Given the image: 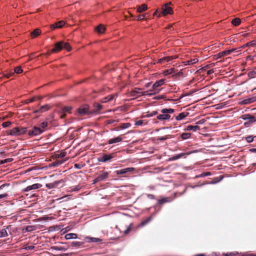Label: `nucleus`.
<instances>
[{
    "label": "nucleus",
    "mask_w": 256,
    "mask_h": 256,
    "mask_svg": "<svg viewBox=\"0 0 256 256\" xmlns=\"http://www.w3.org/2000/svg\"><path fill=\"white\" fill-rule=\"evenodd\" d=\"M27 128L22 127H15L9 130L7 134L12 136H20L26 132Z\"/></svg>",
    "instance_id": "nucleus-1"
},
{
    "label": "nucleus",
    "mask_w": 256,
    "mask_h": 256,
    "mask_svg": "<svg viewBox=\"0 0 256 256\" xmlns=\"http://www.w3.org/2000/svg\"><path fill=\"white\" fill-rule=\"evenodd\" d=\"M162 114H159L157 116L156 118L160 120H168L170 118V116L168 114H172L174 112L172 108H163L161 110Z\"/></svg>",
    "instance_id": "nucleus-2"
},
{
    "label": "nucleus",
    "mask_w": 256,
    "mask_h": 256,
    "mask_svg": "<svg viewBox=\"0 0 256 256\" xmlns=\"http://www.w3.org/2000/svg\"><path fill=\"white\" fill-rule=\"evenodd\" d=\"M170 2L167 3L162 6L161 12L162 16H166L167 14H173L172 9L170 6Z\"/></svg>",
    "instance_id": "nucleus-3"
},
{
    "label": "nucleus",
    "mask_w": 256,
    "mask_h": 256,
    "mask_svg": "<svg viewBox=\"0 0 256 256\" xmlns=\"http://www.w3.org/2000/svg\"><path fill=\"white\" fill-rule=\"evenodd\" d=\"M242 120L246 121L244 122V126L256 122V118L254 116H251L249 114L242 115Z\"/></svg>",
    "instance_id": "nucleus-4"
},
{
    "label": "nucleus",
    "mask_w": 256,
    "mask_h": 256,
    "mask_svg": "<svg viewBox=\"0 0 256 256\" xmlns=\"http://www.w3.org/2000/svg\"><path fill=\"white\" fill-rule=\"evenodd\" d=\"M44 132V130L41 129V128L34 126L31 130H29L28 134L30 136H36L42 134Z\"/></svg>",
    "instance_id": "nucleus-5"
},
{
    "label": "nucleus",
    "mask_w": 256,
    "mask_h": 256,
    "mask_svg": "<svg viewBox=\"0 0 256 256\" xmlns=\"http://www.w3.org/2000/svg\"><path fill=\"white\" fill-rule=\"evenodd\" d=\"M144 91H142V89L136 88L134 90L131 91L130 93V96L134 98H136L140 96H145L144 94Z\"/></svg>",
    "instance_id": "nucleus-6"
},
{
    "label": "nucleus",
    "mask_w": 256,
    "mask_h": 256,
    "mask_svg": "<svg viewBox=\"0 0 256 256\" xmlns=\"http://www.w3.org/2000/svg\"><path fill=\"white\" fill-rule=\"evenodd\" d=\"M160 90V89H157L156 88L154 87V86H152V89L144 91V94H145V96L148 95L151 96L158 94Z\"/></svg>",
    "instance_id": "nucleus-7"
},
{
    "label": "nucleus",
    "mask_w": 256,
    "mask_h": 256,
    "mask_svg": "<svg viewBox=\"0 0 256 256\" xmlns=\"http://www.w3.org/2000/svg\"><path fill=\"white\" fill-rule=\"evenodd\" d=\"M194 152H188L186 153H180V154H176L175 156H173L169 158V160L170 161L175 160H176L178 159H179V158H182V156H184L185 155H189V154H192Z\"/></svg>",
    "instance_id": "nucleus-8"
},
{
    "label": "nucleus",
    "mask_w": 256,
    "mask_h": 256,
    "mask_svg": "<svg viewBox=\"0 0 256 256\" xmlns=\"http://www.w3.org/2000/svg\"><path fill=\"white\" fill-rule=\"evenodd\" d=\"M89 106L88 104H84L80 107L78 110V112L82 115L86 114L88 113Z\"/></svg>",
    "instance_id": "nucleus-9"
},
{
    "label": "nucleus",
    "mask_w": 256,
    "mask_h": 256,
    "mask_svg": "<svg viewBox=\"0 0 256 256\" xmlns=\"http://www.w3.org/2000/svg\"><path fill=\"white\" fill-rule=\"evenodd\" d=\"M62 49V41H60L55 44L54 47L52 49V52L54 53L58 52Z\"/></svg>",
    "instance_id": "nucleus-10"
},
{
    "label": "nucleus",
    "mask_w": 256,
    "mask_h": 256,
    "mask_svg": "<svg viewBox=\"0 0 256 256\" xmlns=\"http://www.w3.org/2000/svg\"><path fill=\"white\" fill-rule=\"evenodd\" d=\"M134 170V168H127L123 169H120L116 171V173L118 175L125 174L127 172H132Z\"/></svg>",
    "instance_id": "nucleus-11"
},
{
    "label": "nucleus",
    "mask_w": 256,
    "mask_h": 256,
    "mask_svg": "<svg viewBox=\"0 0 256 256\" xmlns=\"http://www.w3.org/2000/svg\"><path fill=\"white\" fill-rule=\"evenodd\" d=\"M176 58V57L172 56H165L159 59L158 62L161 64H164Z\"/></svg>",
    "instance_id": "nucleus-12"
},
{
    "label": "nucleus",
    "mask_w": 256,
    "mask_h": 256,
    "mask_svg": "<svg viewBox=\"0 0 256 256\" xmlns=\"http://www.w3.org/2000/svg\"><path fill=\"white\" fill-rule=\"evenodd\" d=\"M232 51H233V50H225V51L220 52L214 56V58L217 60V59L220 58L222 56H227V55L230 54Z\"/></svg>",
    "instance_id": "nucleus-13"
},
{
    "label": "nucleus",
    "mask_w": 256,
    "mask_h": 256,
    "mask_svg": "<svg viewBox=\"0 0 256 256\" xmlns=\"http://www.w3.org/2000/svg\"><path fill=\"white\" fill-rule=\"evenodd\" d=\"M42 185L40 184H34L31 186H28L26 187L24 190V192H28L30 190H36L40 188L41 187Z\"/></svg>",
    "instance_id": "nucleus-14"
},
{
    "label": "nucleus",
    "mask_w": 256,
    "mask_h": 256,
    "mask_svg": "<svg viewBox=\"0 0 256 256\" xmlns=\"http://www.w3.org/2000/svg\"><path fill=\"white\" fill-rule=\"evenodd\" d=\"M109 172L104 171H100L99 176H98V180L102 181L108 178Z\"/></svg>",
    "instance_id": "nucleus-15"
},
{
    "label": "nucleus",
    "mask_w": 256,
    "mask_h": 256,
    "mask_svg": "<svg viewBox=\"0 0 256 256\" xmlns=\"http://www.w3.org/2000/svg\"><path fill=\"white\" fill-rule=\"evenodd\" d=\"M65 24V22L63 20H60L57 22H56L50 26V28L52 29H55L56 28H62Z\"/></svg>",
    "instance_id": "nucleus-16"
},
{
    "label": "nucleus",
    "mask_w": 256,
    "mask_h": 256,
    "mask_svg": "<svg viewBox=\"0 0 256 256\" xmlns=\"http://www.w3.org/2000/svg\"><path fill=\"white\" fill-rule=\"evenodd\" d=\"M112 158V156L111 154H105L103 155L99 160L98 161L100 162H106L108 160H110Z\"/></svg>",
    "instance_id": "nucleus-17"
},
{
    "label": "nucleus",
    "mask_w": 256,
    "mask_h": 256,
    "mask_svg": "<svg viewBox=\"0 0 256 256\" xmlns=\"http://www.w3.org/2000/svg\"><path fill=\"white\" fill-rule=\"evenodd\" d=\"M189 114V113L188 112H182L181 113H180L176 117V120H183L186 116H188Z\"/></svg>",
    "instance_id": "nucleus-18"
},
{
    "label": "nucleus",
    "mask_w": 256,
    "mask_h": 256,
    "mask_svg": "<svg viewBox=\"0 0 256 256\" xmlns=\"http://www.w3.org/2000/svg\"><path fill=\"white\" fill-rule=\"evenodd\" d=\"M60 182L61 180L56 181L54 182L46 184V188H48L49 189H50L56 187Z\"/></svg>",
    "instance_id": "nucleus-19"
},
{
    "label": "nucleus",
    "mask_w": 256,
    "mask_h": 256,
    "mask_svg": "<svg viewBox=\"0 0 256 256\" xmlns=\"http://www.w3.org/2000/svg\"><path fill=\"white\" fill-rule=\"evenodd\" d=\"M165 82V79H161L159 80L156 82L152 86L156 88L157 89H160L159 88L162 86L164 85Z\"/></svg>",
    "instance_id": "nucleus-20"
},
{
    "label": "nucleus",
    "mask_w": 256,
    "mask_h": 256,
    "mask_svg": "<svg viewBox=\"0 0 256 256\" xmlns=\"http://www.w3.org/2000/svg\"><path fill=\"white\" fill-rule=\"evenodd\" d=\"M122 140V138L121 136H117L111 139H110L108 141V144H113L117 142H120Z\"/></svg>",
    "instance_id": "nucleus-21"
},
{
    "label": "nucleus",
    "mask_w": 256,
    "mask_h": 256,
    "mask_svg": "<svg viewBox=\"0 0 256 256\" xmlns=\"http://www.w3.org/2000/svg\"><path fill=\"white\" fill-rule=\"evenodd\" d=\"M94 30L98 33L103 34L105 31V27L104 25L100 24L95 28Z\"/></svg>",
    "instance_id": "nucleus-22"
},
{
    "label": "nucleus",
    "mask_w": 256,
    "mask_h": 256,
    "mask_svg": "<svg viewBox=\"0 0 256 256\" xmlns=\"http://www.w3.org/2000/svg\"><path fill=\"white\" fill-rule=\"evenodd\" d=\"M198 62V60L197 58H195L194 59H191L190 60H188L184 62L183 63L184 66L186 65H190L197 63Z\"/></svg>",
    "instance_id": "nucleus-23"
},
{
    "label": "nucleus",
    "mask_w": 256,
    "mask_h": 256,
    "mask_svg": "<svg viewBox=\"0 0 256 256\" xmlns=\"http://www.w3.org/2000/svg\"><path fill=\"white\" fill-rule=\"evenodd\" d=\"M200 128L198 126H188L185 128L186 130H193L194 132H196V130H200Z\"/></svg>",
    "instance_id": "nucleus-24"
},
{
    "label": "nucleus",
    "mask_w": 256,
    "mask_h": 256,
    "mask_svg": "<svg viewBox=\"0 0 256 256\" xmlns=\"http://www.w3.org/2000/svg\"><path fill=\"white\" fill-rule=\"evenodd\" d=\"M148 9V6L146 4H142L141 6H139L137 8V12L138 13H141L143 12L146 11Z\"/></svg>",
    "instance_id": "nucleus-25"
},
{
    "label": "nucleus",
    "mask_w": 256,
    "mask_h": 256,
    "mask_svg": "<svg viewBox=\"0 0 256 256\" xmlns=\"http://www.w3.org/2000/svg\"><path fill=\"white\" fill-rule=\"evenodd\" d=\"M115 96H116L115 94H110L107 96H106L102 99L101 102H103V103L112 100L114 98V97Z\"/></svg>",
    "instance_id": "nucleus-26"
},
{
    "label": "nucleus",
    "mask_w": 256,
    "mask_h": 256,
    "mask_svg": "<svg viewBox=\"0 0 256 256\" xmlns=\"http://www.w3.org/2000/svg\"><path fill=\"white\" fill-rule=\"evenodd\" d=\"M50 108V106L48 104H46L42 106L38 110L35 111V112H44L47 111Z\"/></svg>",
    "instance_id": "nucleus-27"
},
{
    "label": "nucleus",
    "mask_w": 256,
    "mask_h": 256,
    "mask_svg": "<svg viewBox=\"0 0 256 256\" xmlns=\"http://www.w3.org/2000/svg\"><path fill=\"white\" fill-rule=\"evenodd\" d=\"M162 74L164 76H168V74H174V68H171L168 70H164Z\"/></svg>",
    "instance_id": "nucleus-28"
},
{
    "label": "nucleus",
    "mask_w": 256,
    "mask_h": 256,
    "mask_svg": "<svg viewBox=\"0 0 256 256\" xmlns=\"http://www.w3.org/2000/svg\"><path fill=\"white\" fill-rule=\"evenodd\" d=\"M62 46L63 49H65L68 52H70L72 50V47L68 42H62Z\"/></svg>",
    "instance_id": "nucleus-29"
},
{
    "label": "nucleus",
    "mask_w": 256,
    "mask_h": 256,
    "mask_svg": "<svg viewBox=\"0 0 256 256\" xmlns=\"http://www.w3.org/2000/svg\"><path fill=\"white\" fill-rule=\"evenodd\" d=\"M77 238V235L76 234L70 233L66 234L65 238L66 240H70L73 238Z\"/></svg>",
    "instance_id": "nucleus-30"
},
{
    "label": "nucleus",
    "mask_w": 256,
    "mask_h": 256,
    "mask_svg": "<svg viewBox=\"0 0 256 256\" xmlns=\"http://www.w3.org/2000/svg\"><path fill=\"white\" fill-rule=\"evenodd\" d=\"M241 23V20L240 18H236L234 19H233L232 21V24L234 26H239Z\"/></svg>",
    "instance_id": "nucleus-31"
},
{
    "label": "nucleus",
    "mask_w": 256,
    "mask_h": 256,
    "mask_svg": "<svg viewBox=\"0 0 256 256\" xmlns=\"http://www.w3.org/2000/svg\"><path fill=\"white\" fill-rule=\"evenodd\" d=\"M256 45V40H254L243 45L242 48H244L246 46H254Z\"/></svg>",
    "instance_id": "nucleus-32"
},
{
    "label": "nucleus",
    "mask_w": 256,
    "mask_h": 256,
    "mask_svg": "<svg viewBox=\"0 0 256 256\" xmlns=\"http://www.w3.org/2000/svg\"><path fill=\"white\" fill-rule=\"evenodd\" d=\"M41 31L40 29H36L34 30L32 33L31 36L33 38H36L40 34Z\"/></svg>",
    "instance_id": "nucleus-33"
},
{
    "label": "nucleus",
    "mask_w": 256,
    "mask_h": 256,
    "mask_svg": "<svg viewBox=\"0 0 256 256\" xmlns=\"http://www.w3.org/2000/svg\"><path fill=\"white\" fill-rule=\"evenodd\" d=\"M134 228V224L132 223L130 224L124 232V234H128Z\"/></svg>",
    "instance_id": "nucleus-34"
},
{
    "label": "nucleus",
    "mask_w": 256,
    "mask_h": 256,
    "mask_svg": "<svg viewBox=\"0 0 256 256\" xmlns=\"http://www.w3.org/2000/svg\"><path fill=\"white\" fill-rule=\"evenodd\" d=\"M152 218H147L145 220L142 221L140 225L138 226V227H142V226H145L146 224H148L150 220H151Z\"/></svg>",
    "instance_id": "nucleus-35"
},
{
    "label": "nucleus",
    "mask_w": 256,
    "mask_h": 256,
    "mask_svg": "<svg viewBox=\"0 0 256 256\" xmlns=\"http://www.w3.org/2000/svg\"><path fill=\"white\" fill-rule=\"evenodd\" d=\"M190 136L191 134L190 133L188 132L182 133L180 135V137L183 140L190 138Z\"/></svg>",
    "instance_id": "nucleus-36"
},
{
    "label": "nucleus",
    "mask_w": 256,
    "mask_h": 256,
    "mask_svg": "<svg viewBox=\"0 0 256 256\" xmlns=\"http://www.w3.org/2000/svg\"><path fill=\"white\" fill-rule=\"evenodd\" d=\"M48 126V123L47 121H44V122H43L42 123H40L39 128H41V129H42V130H44V132L46 130V128Z\"/></svg>",
    "instance_id": "nucleus-37"
},
{
    "label": "nucleus",
    "mask_w": 256,
    "mask_h": 256,
    "mask_svg": "<svg viewBox=\"0 0 256 256\" xmlns=\"http://www.w3.org/2000/svg\"><path fill=\"white\" fill-rule=\"evenodd\" d=\"M94 106L96 112L100 111L102 108V106L98 103L94 104Z\"/></svg>",
    "instance_id": "nucleus-38"
},
{
    "label": "nucleus",
    "mask_w": 256,
    "mask_h": 256,
    "mask_svg": "<svg viewBox=\"0 0 256 256\" xmlns=\"http://www.w3.org/2000/svg\"><path fill=\"white\" fill-rule=\"evenodd\" d=\"M66 156V152H65L64 151H61V152H58V153L56 154V156L58 158H62Z\"/></svg>",
    "instance_id": "nucleus-39"
},
{
    "label": "nucleus",
    "mask_w": 256,
    "mask_h": 256,
    "mask_svg": "<svg viewBox=\"0 0 256 256\" xmlns=\"http://www.w3.org/2000/svg\"><path fill=\"white\" fill-rule=\"evenodd\" d=\"M72 110V108L70 106H64L62 108V111L63 112H68L70 113V111Z\"/></svg>",
    "instance_id": "nucleus-40"
},
{
    "label": "nucleus",
    "mask_w": 256,
    "mask_h": 256,
    "mask_svg": "<svg viewBox=\"0 0 256 256\" xmlns=\"http://www.w3.org/2000/svg\"><path fill=\"white\" fill-rule=\"evenodd\" d=\"M131 126L130 123H124L120 126V128L121 129H126L130 128Z\"/></svg>",
    "instance_id": "nucleus-41"
},
{
    "label": "nucleus",
    "mask_w": 256,
    "mask_h": 256,
    "mask_svg": "<svg viewBox=\"0 0 256 256\" xmlns=\"http://www.w3.org/2000/svg\"><path fill=\"white\" fill-rule=\"evenodd\" d=\"M36 229V226H28L26 228V230L27 232H32Z\"/></svg>",
    "instance_id": "nucleus-42"
},
{
    "label": "nucleus",
    "mask_w": 256,
    "mask_h": 256,
    "mask_svg": "<svg viewBox=\"0 0 256 256\" xmlns=\"http://www.w3.org/2000/svg\"><path fill=\"white\" fill-rule=\"evenodd\" d=\"M8 235V232L5 229H2L0 231V238L7 236Z\"/></svg>",
    "instance_id": "nucleus-43"
},
{
    "label": "nucleus",
    "mask_w": 256,
    "mask_h": 256,
    "mask_svg": "<svg viewBox=\"0 0 256 256\" xmlns=\"http://www.w3.org/2000/svg\"><path fill=\"white\" fill-rule=\"evenodd\" d=\"M22 72V69L20 66H17L14 68V74L16 73L18 74H20Z\"/></svg>",
    "instance_id": "nucleus-44"
},
{
    "label": "nucleus",
    "mask_w": 256,
    "mask_h": 256,
    "mask_svg": "<svg viewBox=\"0 0 256 256\" xmlns=\"http://www.w3.org/2000/svg\"><path fill=\"white\" fill-rule=\"evenodd\" d=\"M14 74V73L13 72H10L9 73L3 74L2 76L0 77H2V78L4 77L8 78Z\"/></svg>",
    "instance_id": "nucleus-45"
},
{
    "label": "nucleus",
    "mask_w": 256,
    "mask_h": 256,
    "mask_svg": "<svg viewBox=\"0 0 256 256\" xmlns=\"http://www.w3.org/2000/svg\"><path fill=\"white\" fill-rule=\"evenodd\" d=\"M147 14H140L136 17V20H144L146 18V15Z\"/></svg>",
    "instance_id": "nucleus-46"
},
{
    "label": "nucleus",
    "mask_w": 256,
    "mask_h": 256,
    "mask_svg": "<svg viewBox=\"0 0 256 256\" xmlns=\"http://www.w3.org/2000/svg\"><path fill=\"white\" fill-rule=\"evenodd\" d=\"M153 16H156L157 17L161 16H162V12H161V10H158V9L156 10V11L154 13Z\"/></svg>",
    "instance_id": "nucleus-47"
},
{
    "label": "nucleus",
    "mask_w": 256,
    "mask_h": 256,
    "mask_svg": "<svg viewBox=\"0 0 256 256\" xmlns=\"http://www.w3.org/2000/svg\"><path fill=\"white\" fill-rule=\"evenodd\" d=\"M246 140L248 143L252 142L254 140V136H249L245 138Z\"/></svg>",
    "instance_id": "nucleus-48"
},
{
    "label": "nucleus",
    "mask_w": 256,
    "mask_h": 256,
    "mask_svg": "<svg viewBox=\"0 0 256 256\" xmlns=\"http://www.w3.org/2000/svg\"><path fill=\"white\" fill-rule=\"evenodd\" d=\"M168 198H163L162 199H160V200H158V203L159 204H162L164 203H165V202H168Z\"/></svg>",
    "instance_id": "nucleus-49"
},
{
    "label": "nucleus",
    "mask_w": 256,
    "mask_h": 256,
    "mask_svg": "<svg viewBox=\"0 0 256 256\" xmlns=\"http://www.w3.org/2000/svg\"><path fill=\"white\" fill-rule=\"evenodd\" d=\"M211 175V173L210 172H204L201 174L200 175L198 176V178L204 177L206 176H209Z\"/></svg>",
    "instance_id": "nucleus-50"
},
{
    "label": "nucleus",
    "mask_w": 256,
    "mask_h": 256,
    "mask_svg": "<svg viewBox=\"0 0 256 256\" xmlns=\"http://www.w3.org/2000/svg\"><path fill=\"white\" fill-rule=\"evenodd\" d=\"M158 114L156 111H154L144 116V117H152Z\"/></svg>",
    "instance_id": "nucleus-51"
},
{
    "label": "nucleus",
    "mask_w": 256,
    "mask_h": 256,
    "mask_svg": "<svg viewBox=\"0 0 256 256\" xmlns=\"http://www.w3.org/2000/svg\"><path fill=\"white\" fill-rule=\"evenodd\" d=\"M144 124V120H138L135 122L134 125L136 126H142Z\"/></svg>",
    "instance_id": "nucleus-52"
},
{
    "label": "nucleus",
    "mask_w": 256,
    "mask_h": 256,
    "mask_svg": "<svg viewBox=\"0 0 256 256\" xmlns=\"http://www.w3.org/2000/svg\"><path fill=\"white\" fill-rule=\"evenodd\" d=\"M12 124L10 122H6L2 124V126L3 128H7L8 127Z\"/></svg>",
    "instance_id": "nucleus-53"
},
{
    "label": "nucleus",
    "mask_w": 256,
    "mask_h": 256,
    "mask_svg": "<svg viewBox=\"0 0 256 256\" xmlns=\"http://www.w3.org/2000/svg\"><path fill=\"white\" fill-rule=\"evenodd\" d=\"M90 240L92 242H100L102 241V239L96 238H91Z\"/></svg>",
    "instance_id": "nucleus-54"
},
{
    "label": "nucleus",
    "mask_w": 256,
    "mask_h": 256,
    "mask_svg": "<svg viewBox=\"0 0 256 256\" xmlns=\"http://www.w3.org/2000/svg\"><path fill=\"white\" fill-rule=\"evenodd\" d=\"M256 74V72H254V71H251L250 72H249L248 74V77L250 78H254L255 76V74Z\"/></svg>",
    "instance_id": "nucleus-55"
},
{
    "label": "nucleus",
    "mask_w": 256,
    "mask_h": 256,
    "mask_svg": "<svg viewBox=\"0 0 256 256\" xmlns=\"http://www.w3.org/2000/svg\"><path fill=\"white\" fill-rule=\"evenodd\" d=\"M74 166L76 168L80 169L82 168L83 165L82 164H74Z\"/></svg>",
    "instance_id": "nucleus-56"
},
{
    "label": "nucleus",
    "mask_w": 256,
    "mask_h": 256,
    "mask_svg": "<svg viewBox=\"0 0 256 256\" xmlns=\"http://www.w3.org/2000/svg\"><path fill=\"white\" fill-rule=\"evenodd\" d=\"M250 98H246V99H245L243 101H242V104H250Z\"/></svg>",
    "instance_id": "nucleus-57"
},
{
    "label": "nucleus",
    "mask_w": 256,
    "mask_h": 256,
    "mask_svg": "<svg viewBox=\"0 0 256 256\" xmlns=\"http://www.w3.org/2000/svg\"><path fill=\"white\" fill-rule=\"evenodd\" d=\"M168 138H169V137L166 136H164L160 137L158 138V140H164L168 139Z\"/></svg>",
    "instance_id": "nucleus-58"
},
{
    "label": "nucleus",
    "mask_w": 256,
    "mask_h": 256,
    "mask_svg": "<svg viewBox=\"0 0 256 256\" xmlns=\"http://www.w3.org/2000/svg\"><path fill=\"white\" fill-rule=\"evenodd\" d=\"M8 194L6 193H4L2 194H0V199L4 198L8 196Z\"/></svg>",
    "instance_id": "nucleus-59"
},
{
    "label": "nucleus",
    "mask_w": 256,
    "mask_h": 256,
    "mask_svg": "<svg viewBox=\"0 0 256 256\" xmlns=\"http://www.w3.org/2000/svg\"><path fill=\"white\" fill-rule=\"evenodd\" d=\"M147 197L148 198H150V199H152V200H153V199L155 198L154 196V194H147Z\"/></svg>",
    "instance_id": "nucleus-60"
},
{
    "label": "nucleus",
    "mask_w": 256,
    "mask_h": 256,
    "mask_svg": "<svg viewBox=\"0 0 256 256\" xmlns=\"http://www.w3.org/2000/svg\"><path fill=\"white\" fill-rule=\"evenodd\" d=\"M52 248L56 250H63V248L61 246L58 247V246H53Z\"/></svg>",
    "instance_id": "nucleus-61"
},
{
    "label": "nucleus",
    "mask_w": 256,
    "mask_h": 256,
    "mask_svg": "<svg viewBox=\"0 0 256 256\" xmlns=\"http://www.w3.org/2000/svg\"><path fill=\"white\" fill-rule=\"evenodd\" d=\"M224 255L225 256H236V254L232 253V252H230V253L228 252V253L224 254Z\"/></svg>",
    "instance_id": "nucleus-62"
},
{
    "label": "nucleus",
    "mask_w": 256,
    "mask_h": 256,
    "mask_svg": "<svg viewBox=\"0 0 256 256\" xmlns=\"http://www.w3.org/2000/svg\"><path fill=\"white\" fill-rule=\"evenodd\" d=\"M35 100V98H33L27 100L26 103L32 102Z\"/></svg>",
    "instance_id": "nucleus-63"
},
{
    "label": "nucleus",
    "mask_w": 256,
    "mask_h": 256,
    "mask_svg": "<svg viewBox=\"0 0 256 256\" xmlns=\"http://www.w3.org/2000/svg\"><path fill=\"white\" fill-rule=\"evenodd\" d=\"M249 98L250 100L251 103H252L256 101V97H252V98Z\"/></svg>",
    "instance_id": "nucleus-64"
}]
</instances>
